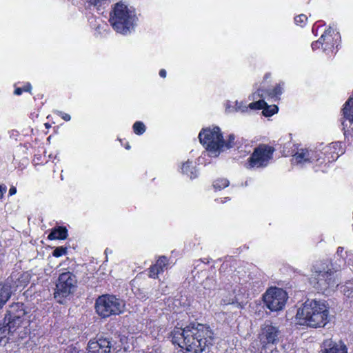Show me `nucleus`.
I'll return each instance as SVG.
<instances>
[{
	"instance_id": "nucleus-32",
	"label": "nucleus",
	"mask_w": 353,
	"mask_h": 353,
	"mask_svg": "<svg viewBox=\"0 0 353 353\" xmlns=\"http://www.w3.org/2000/svg\"><path fill=\"white\" fill-rule=\"evenodd\" d=\"M282 92L283 85L279 84L272 90L270 94L273 97H278L282 94Z\"/></svg>"
},
{
	"instance_id": "nucleus-16",
	"label": "nucleus",
	"mask_w": 353,
	"mask_h": 353,
	"mask_svg": "<svg viewBox=\"0 0 353 353\" xmlns=\"http://www.w3.org/2000/svg\"><path fill=\"white\" fill-rule=\"evenodd\" d=\"M339 32H335V30L332 28H329L324 34L321 35L320 39L312 43V48L313 50H316L320 48V46L323 47V44H325V47L323 48V50H326V48L329 46H333V43H332V40L333 39V36H338Z\"/></svg>"
},
{
	"instance_id": "nucleus-22",
	"label": "nucleus",
	"mask_w": 353,
	"mask_h": 353,
	"mask_svg": "<svg viewBox=\"0 0 353 353\" xmlns=\"http://www.w3.org/2000/svg\"><path fill=\"white\" fill-rule=\"evenodd\" d=\"M248 109H249V106L247 105L245 103H244L242 101H241V102L236 101L235 105L233 108H231L230 106H226V111L228 112H232L233 111H235V112H241L243 113V112H248Z\"/></svg>"
},
{
	"instance_id": "nucleus-40",
	"label": "nucleus",
	"mask_w": 353,
	"mask_h": 353,
	"mask_svg": "<svg viewBox=\"0 0 353 353\" xmlns=\"http://www.w3.org/2000/svg\"><path fill=\"white\" fill-rule=\"evenodd\" d=\"M18 274H19V273L16 274L15 272H12V274H11V279L12 280L14 279H17V280H19L21 275L20 274L19 276H17Z\"/></svg>"
},
{
	"instance_id": "nucleus-29",
	"label": "nucleus",
	"mask_w": 353,
	"mask_h": 353,
	"mask_svg": "<svg viewBox=\"0 0 353 353\" xmlns=\"http://www.w3.org/2000/svg\"><path fill=\"white\" fill-rule=\"evenodd\" d=\"M66 254L67 248L63 246L56 248L52 252V255L55 257H60Z\"/></svg>"
},
{
	"instance_id": "nucleus-4",
	"label": "nucleus",
	"mask_w": 353,
	"mask_h": 353,
	"mask_svg": "<svg viewBox=\"0 0 353 353\" xmlns=\"http://www.w3.org/2000/svg\"><path fill=\"white\" fill-rule=\"evenodd\" d=\"M137 20L134 9L121 1L114 4L109 21L117 32L128 34L134 30Z\"/></svg>"
},
{
	"instance_id": "nucleus-3",
	"label": "nucleus",
	"mask_w": 353,
	"mask_h": 353,
	"mask_svg": "<svg viewBox=\"0 0 353 353\" xmlns=\"http://www.w3.org/2000/svg\"><path fill=\"white\" fill-rule=\"evenodd\" d=\"M338 270L332 268V265L319 263L313 266L310 283L317 290L325 294H330L339 285L336 274Z\"/></svg>"
},
{
	"instance_id": "nucleus-2",
	"label": "nucleus",
	"mask_w": 353,
	"mask_h": 353,
	"mask_svg": "<svg viewBox=\"0 0 353 353\" xmlns=\"http://www.w3.org/2000/svg\"><path fill=\"white\" fill-rule=\"evenodd\" d=\"M329 307L325 301L308 299L297 310L296 321L301 325L324 327L329 322Z\"/></svg>"
},
{
	"instance_id": "nucleus-9",
	"label": "nucleus",
	"mask_w": 353,
	"mask_h": 353,
	"mask_svg": "<svg viewBox=\"0 0 353 353\" xmlns=\"http://www.w3.org/2000/svg\"><path fill=\"white\" fill-rule=\"evenodd\" d=\"M263 298L268 309L277 312L283 309L288 296L285 290L274 287L269 288L263 294Z\"/></svg>"
},
{
	"instance_id": "nucleus-21",
	"label": "nucleus",
	"mask_w": 353,
	"mask_h": 353,
	"mask_svg": "<svg viewBox=\"0 0 353 353\" xmlns=\"http://www.w3.org/2000/svg\"><path fill=\"white\" fill-rule=\"evenodd\" d=\"M345 118L349 123L353 122V99H350L345 104L343 110Z\"/></svg>"
},
{
	"instance_id": "nucleus-1",
	"label": "nucleus",
	"mask_w": 353,
	"mask_h": 353,
	"mask_svg": "<svg viewBox=\"0 0 353 353\" xmlns=\"http://www.w3.org/2000/svg\"><path fill=\"white\" fill-rule=\"evenodd\" d=\"M214 332L209 325L191 324L185 328H175L172 341L181 348L192 353H202L212 344Z\"/></svg>"
},
{
	"instance_id": "nucleus-31",
	"label": "nucleus",
	"mask_w": 353,
	"mask_h": 353,
	"mask_svg": "<svg viewBox=\"0 0 353 353\" xmlns=\"http://www.w3.org/2000/svg\"><path fill=\"white\" fill-rule=\"evenodd\" d=\"M235 137L234 134H230L227 141H224V149H230L234 145Z\"/></svg>"
},
{
	"instance_id": "nucleus-45",
	"label": "nucleus",
	"mask_w": 353,
	"mask_h": 353,
	"mask_svg": "<svg viewBox=\"0 0 353 353\" xmlns=\"http://www.w3.org/2000/svg\"><path fill=\"white\" fill-rule=\"evenodd\" d=\"M342 125L345 127L347 126V124L346 123V121L342 122Z\"/></svg>"
},
{
	"instance_id": "nucleus-5",
	"label": "nucleus",
	"mask_w": 353,
	"mask_h": 353,
	"mask_svg": "<svg viewBox=\"0 0 353 353\" xmlns=\"http://www.w3.org/2000/svg\"><path fill=\"white\" fill-rule=\"evenodd\" d=\"M199 138L211 157H218L224 150V139L219 127L203 129L199 133Z\"/></svg>"
},
{
	"instance_id": "nucleus-7",
	"label": "nucleus",
	"mask_w": 353,
	"mask_h": 353,
	"mask_svg": "<svg viewBox=\"0 0 353 353\" xmlns=\"http://www.w3.org/2000/svg\"><path fill=\"white\" fill-rule=\"evenodd\" d=\"M76 284V277L72 272H65L61 274L56 284L54 298L59 303H62L63 298L67 297L74 292Z\"/></svg>"
},
{
	"instance_id": "nucleus-27",
	"label": "nucleus",
	"mask_w": 353,
	"mask_h": 353,
	"mask_svg": "<svg viewBox=\"0 0 353 353\" xmlns=\"http://www.w3.org/2000/svg\"><path fill=\"white\" fill-rule=\"evenodd\" d=\"M133 130L135 134L140 135L145 132V126L143 122L137 121L133 125Z\"/></svg>"
},
{
	"instance_id": "nucleus-10",
	"label": "nucleus",
	"mask_w": 353,
	"mask_h": 353,
	"mask_svg": "<svg viewBox=\"0 0 353 353\" xmlns=\"http://www.w3.org/2000/svg\"><path fill=\"white\" fill-rule=\"evenodd\" d=\"M20 307H21V305H20L19 303L12 304L10 306L11 310L9 311L8 317L7 316L5 317L3 323H6V319L8 318V321L6 323L8 334V340H11V342H15L14 339L16 336H19L21 332V317L19 314H14V311L18 310Z\"/></svg>"
},
{
	"instance_id": "nucleus-6",
	"label": "nucleus",
	"mask_w": 353,
	"mask_h": 353,
	"mask_svg": "<svg viewBox=\"0 0 353 353\" xmlns=\"http://www.w3.org/2000/svg\"><path fill=\"white\" fill-rule=\"evenodd\" d=\"M124 307V301L114 295L100 296L95 302L96 312L103 318L119 314L123 312Z\"/></svg>"
},
{
	"instance_id": "nucleus-13",
	"label": "nucleus",
	"mask_w": 353,
	"mask_h": 353,
	"mask_svg": "<svg viewBox=\"0 0 353 353\" xmlns=\"http://www.w3.org/2000/svg\"><path fill=\"white\" fill-rule=\"evenodd\" d=\"M112 342L108 338L90 340L88 344L87 353H110Z\"/></svg>"
},
{
	"instance_id": "nucleus-15",
	"label": "nucleus",
	"mask_w": 353,
	"mask_h": 353,
	"mask_svg": "<svg viewBox=\"0 0 353 353\" xmlns=\"http://www.w3.org/2000/svg\"><path fill=\"white\" fill-rule=\"evenodd\" d=\"M339 32H335V30L332 28H329L324 34L321 35L320 39L312 43V48L313 50H316L320 48V46L323 47V44H325V47L323 48V50H326V48L329 46H333V43H332V40L333 39V36H338Z\"/></svg>"
},
{
	"instance_id": "nucleus-38",
	"label": "nucleus",
	"mask_w": 353,
	"mask_h": 353,
	"mask_svg": "<svg viewBox=\"0 0 353 353\" xmlns=\"http://www.w3.org/2000/svg\"><path fill=\"white\" fill-rule=\"evenodd\" d=\"M31 89H32V86H31L30 83H26L23 85V92L24 91H26V92H30Z\"/></svg>"
},
{
	"instance_id": "nucleus-47",
	"label": "nucleus",
	"mask_w": 353,
	"mask_h": 353,
	"mask_svg": "<svg viewBox=\"0 0 353 353\" xmlns=\"http://www.w3.org/2000/svg\"><path fill=\"white\" fill-rule=\"evenodd\" d=\"M20 340H21V338L19 337V338L18 339V341H17L16 342H17V343L20 342Z\"/></svg>"
},
{
	"instance_id": "nucleus-25",
	"label": "nucleus",
	"mask_w": 353,
	"mask_h": 353,
	"mask_svg": "<svg viewBox=\"0 0 353 353\" xmlns=\"http://www.w3.org/2000/svg\"><path fill=\"white\" fill-rule=\"evenodd\" d=\"M8 326L7 325H0V345H3V342L6 343L8 340Z\"/></svg>"
},
{
	"instance_id": "nucleus-20",
	"label": "nucleus",
	"mask_w": 353,
	"mask_h": 353,
	"mask_svg": "<svg viewBox=\"0 0 353 353\" xmlns=\"http://www.w3.org/2000/svg\"><path fill=\"white\" fill-rule=\"evenodd\" d=\"M68 236V230L65 227H58L57 228L53 229L50 234L48 239L50 240L53 239H65Z\"/></svg>"
},
{
	"instance_id": "nucleus-34",
	"label": "nucleus",
	"mask_w": 353,
	"mask_h": 353,
	"mask_svg": "<svg viewBox=\"0 0 353 353\" xmlns=\"http://www.w3.org/2000/svg\"><path fill=\"white\" fill-rule=\"evenodd\" d=\"M264 91L263 90H258L257 92H254L252 95V99H255L258 97H264Z\"/></svg>"
},
{
	"instance_id": "nucleus-42",
	"label": "nucleus",
	"mask_w": 353,
	"mask_h": 353,
	"mask_svg": "<svg viewBox=\"0 0 353 353\" xmlns=\"http://www.w3.org/2000/svg\"><path fill=\"white\" fill-rule=\"evenodd\" d=\"M159 75L161 77L165 78L166 77V71L164 69H161L159 71Z\"/></svg>"
},
{
	"instance_id": "nucleus-26",
	"label": "nucleus",
	"mask_w": 353,
	"mask_h": 353,
	"mask_svg": "<svg viewBox=\"0 0 353 353\" xmlns=\"http://www.w3.org/2000/svg\"><path fill=\"white\" fill-rule=\"evenodd\" d=\"M229 185V181L226 179H218L214 181L213 186L215 189L221 190Z\"/></svg>"
},
{
	"instance_id": "nucleus-12",
	"label": "nucleus",
	"mask_w": 353,
	"mask_h": 353,
	"mask_svg": "<svg viewBox=\"0 0 353 353\" xmlns=\"http://www.w3.org/2000/svg\"><path fill=\"white\" fill-rule=\"evenodd\" d=\"M260 333V340L263 343H275L279 341V331L278 328L270 322L262 325Z\"/></svg>"
},
{
	"instance_id": "nucleus-44",
	"label": "nucleus",
	"mask_w": 353,
	"mask_h": 353,
	"mask_svg": "<svg viewBox=\"0 0 353 353\" xmlns=\"http://www.w3.org/2000/svg\"><path fill=\"white\" fill-rule=\"evenodd\" d=\"M343 252V248H342V247L338 248V249H337V254L339 256H342Z\"/></svg>"
},
{
	"instance_id": "nucleus-28",
	"label": "nucleus",
	"mask_w": 353,
	"mask_h": 353,
	"mask_svg": "<svg viewBox=\"0 0 353 353\" xmlns=\"http://www.w3.org/2000/svg\"><path fill=\"white\" fill-rule=\"evenodd\" d=\"M266 105V102L264 100H259L255 102L250 103L248 106L250 110H263L264 106Z\"/></svg>"
},
{
	"instance_id": "nucleus-33",
	"label": "nucleus",
	"mask_w": 353,
	"mask_h": 353,
	"mask_svg": "<svg viewBox=\"0 0 353 353\" xmlns=\"http://www.w3.org/2000/svg\"><path fill=\"white\" fill-rule=\"evenodd\" d=\"M222 304H223V305L236 304L238 307H241V304L237 302L236 299L235 297L230 299L229 300L223 299Z\"/></svg>"
},
{
	"instance_id": "nucleus-41",
	"label": "nucleus",
	"mask_w": 353,
	"mask_h": 353,
	"mask_svg": "<svg viewBox=\"0 0 353 353\" xmlns=\"http://www.w3.org/2000/svg\"><path fill=\"white\" fill-rule=\"evenodd\" d=\"M22 93V88H17L15 89L14 94L17 95H20Z\"/></svg>"
},
{
	"instance_id": "nucleus-46",
	"label": "nucleus",
	"mask_w": 353,
	"mask_h": 353,
	"mask_svg": "<svg viewBox=\"0 0 353 353\" xmlns=\"http://www.w3.org/2000/svg\"><path fill=\"white\" fill-rule=\"evenodd\" d=\"M272 353H278V351L276 350H271Z\"/></svg>"
},
{
	"instance_id": "nucleus-18",
	"label": "nucleus",
	"mask_w": 353,
	"mask_h": 353,
	"mask_svg": "<svg viewBox=\"0 0 353 353\" xmlns=\"http://www.w3.org/2000/svg\"><path fill=\"white\" fill-rule=\"evenodd\" d=\"M181 169V172L189 176L190 179H194L197 176V170L192 161L188 160L183 163Z\"/></svg>"
},
{
	"instance_id": "nucleus-36",
	"label": "nucleus",
	"mask_w": 353,
	"mask_h": 353,
	"mask_svg": "<svg viewBox=\"0 0 353 353\" xmlns=\"http://www.w3.org/2000/svg\"><path fill=\"white\" fill-rule=\"evenodd\" d=\"M347 258V263L352 265H353V261L352 259V257L353 256V254L352 253L345 252Z\"/></svg>"
},
{
	"instance_id": "nucleus-17",
	"label": "nucleus",
	"mask_w": 353,
	"mask_h": 353,
	"mask_svg": "<svg viewBox=\"0 0 353 353\" xmlns=\"http://www.w3.org/2000/svg\"><path fill=\"white\" fill-rule=\"evenodd\" d=\"M168 265V259L164 256H160L156 263L150 268V277L153 279L157 278L161 272H163L165 269H167Z\"/></svg>"
},
{
	"instance_id": "nucleus-37",
	"label": "nucleus",
	"mask_w": 353,
	"mask_h": 353,
	"mask_svg": "<svg viewBox=\"0 0 353 353\" xmlns=\"http://www.w3.org/2000/svg\"><path fill=\"white\" fill-rule=\"evenodd\" d=\"M64 353H79V351L76 348L69 347L65 350Z\"/></svg>"
},
{
	"instance_id": "nucleus-39",
	"label": "nucleus",
	"mask_w": 353,
	"mask_h": 353,
	"mask_svg": "<svg viewBox=\"0 0 353 353\" xmlns=\"http://www.w3.org/2000/svg\"><path fill=\"white\" fill-rule=\"evenodd\" d=\"M6 192V187L0 185V199L2 198L3 194Z\"/></svg>"
},
{
	"instance_id": "nucleus-23",
	"label": "nucleus",
	"mask_w": 353,
	"mask_h": 353,
	"mask_svg": "<svg viewBox=\"0 0 353 353\" xmlns=\"http://www.w3.org/2000/svg\"><path fill=\"white\" fill-rule=\"evenodd\" d=\"M342 288L344 295L352 299L351 303L353 304V283H347Z\"/></svg>"
},
{
	"instance_id": "nucleus-48",
	"label": "nucleus",
	"mask_w": 353,
	"mask_h": 353,
	"mask_svg": "<svg viewBox=\"0 0 353 353\" xmlns=\"http://www.w3.org/2000/svg\"><path fill=\"white\" fill-rule=\"evenodd\" d=\"M129 148H130V146H129V145H127V146H126V148H127V149H129Z\"/></svg>"
},
{
	"instance_id": "nucleus-43",
	"label": "nucleus",
	"mask_w": 353,
	"mask_h": 353,
	"mask_svg": "<svg viewBox=\"0 0 353 353\" xmlns=\"http://www.w3.org/2000/svg\"><path fill=\"white\" fill-rule=\"evenodd\" d=\"M16 192H17V189H16V188H14V187H12V188H10V190H9V194H10V195H13V194H14Z\"/></svg>"
},
{
	"instance_id": "nucleus-30",
	"label": "nucleus",
	"mask_w": 353,
	"mask_h": 353,
	"mask_svg": "<svg viewBox=\"0 0 353 353\" xmlns=\"http://www.w3.org/2000/svg\"><path fill=\"white\" fill-rule=\"evenodd\" d=\"M307 20V16L305 14H299L294 18L295 23L301 27L303 26L306 23Z\"/></svg>"
},
{
	"instance_id": "nucleus-8",
	"label": "nucleus",
	"mask_w": 353,
	"mask_h": 353,
	"mask_svg": "<svg viewBox=\"0 0 353 353\" xmlns=\"http://www.w3.org/2000/svg\"><path fill=\"white\" fill-rule=\"evenodd\" d=\"M274 149L267 145H260L256 148L248 159L247 168H263L266 167L272 159Z\"/></svg>"
},
{
	"instance_id": "nucleus-11",
	"label": "nucleus",
	"mask_w": 353,
	"mask_h": 353,
	"mask_svg": "<svg viewBox=\"0 0 353 353\" xmlns=\"http://www.w3.org/2000/svg\"><path fill=\"white\" fill-rule=\"evenodd\" d=\"M317 151L307 148H300L292 156V162L296 165H305L314 163L319 159Z\"/></svg>"
},
{
	"instance_id": "nucleus-19",
	"label": "nucleus",
	"mask_w": 353,
	"mask_h": 353,
	"mask_svg": "<svg viewBox=\"0 0 353 353\" xmlns=\"http://www.w3.org/2000/svg\"><path fill=\"white\" fill-rule=\"evenodd\" d=\"M11 295L10 285L0 283V308L8 301Z\"/></svg>"
},
{
	"instance_id": "nucleus-14",
	"label": "nucleus",
	"mask_w": 353,
	"mask_h": 353,
	"mask_svg": "<svg viewBox=\"0 0 353 353\" xmlns=\"http://www.w3.org/2000/svg\"><path fill=\"white\" fill-rule=\"evenodd\" d=\"M322 353H347V350L341 341H335L327 339L322 343Z\"/></svg>"
},
{
	"instance_id": "nucleus-35",
	"label": "nucleus",
	"mask_w": 353,
	"mask_h": 353,
	"mask_svg": "<svg viewBox=\"0 0 353 353\" xmlns=\"http://www.w3.org/2000/svg\"><path fill=\"white\" fill-rule=\"evenodd\" d=\"M60 114L61 118L66 121H68L71 119L70 115L67 113L60 112Z\"/></svg>"
},
{
	"instance_id": "nucleus-24",
	"label": "nucleus",
	"mask_w": 353,
	"mask_h": 353,
	"mask_svg": "<svg viewBox=\"0 0 353 353\" xmlns=\"http://www.w3.org/2000/svg\"><path fill=\"white\" fill-rule=\"evenodd\" d=\"M278 111V107L276 105H268L266 103V105L264 106L263 114L265 117H271Z\"/></svg>"
}]
</instances>
